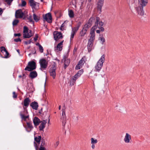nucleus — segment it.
<instances>
[{
  "instance_id": "ea45409f",
  "label": "nucleus",
  "mask_w": 150,
  "mask_h": 150,
  "mask_svg": "<svg viewBox=\"0 0 150 150\" xmlns=\"http://www.w3.org/2000/svg\"><path fill=\"white\" fill-rule=\"evenodd\" d=\"M27 19L29 22L33 23L34 21L32 19V16L31 15H30L29 17H27Z\"/></svg>"
},
{
  "instance_id": "6e6552de",
  "label": "nucleus",
  "mask_w": 150,
  "mask_h": 150,
  "mask_svg": "<svg viewBox=\"0 0 150 150\" xmlns=\"http://www.w3.org/2000/svg\"><path fill=\"white\" fill-rule=\"evenodd\" d=\"M40 69L42 70L46 69L47 66L48 62L44 59H41L40 61Z\"/></svg>"
},
{
  "instance_id": "9d476101",
  "label": "nucleus",
  "mask_w": 150,
  "mask_h": 150,
  "mask_svg": "<svg viewBox=\"0 0 150 150\" xmlns=\"http://www.w3.org/2000/svg\"><path fill=\"white\" fill-rule=\"evenodd\" d=\"M43 18L44 22L46 21L49 23L52 22V17L50 13H48L45 15H43Z\"/></svg>"
},
{
  "instance_id": "79ce46f5",
  "label": "nucleus",
  "mask_w": 150,
  "mask_h": 150,
  "mask_svg": "<svg viewBox=\"0 0 150 150\" xmlns=\"http://www.w3.org/2000/svg\"><path fill=\"white\" fill-rule=\"evenodd\" d=\"M38 44L39 46V50L41 53H42L43 52V48L42 46L39 44Z\"/></svg>"
},
{
  "instance_id": "c756f323",
  "label": "nucleus",
  "mask_w": 150,
  "mask_h": 150,
  "mask_svg": "<svg viewBox=\"0 0 150 150\" xmlns=\"http://www.w3.org/2000/svg\"><path fill=\"white\" fill-rule=\"evenodd\" d=\"M63 42L64 40H63L60 42V43L58 44L56 47L57 50H58L59 51H61L62 50Z\"/></svg>"
},
{
  "instance_id": "2eb2a0df",
  "label": "nucleus",
  "mask_w": 150,
  "mask_h": 150,
  "mask_svg": "<svg viewBox=\"0 0 150 150\" xmlns=\"http://www.w3.org/2000/svg\"><path fill=\"white\" fill-rule=\"evenodd\" d=\"M123 140L124 142L128 144L131 143L132 140L131 135L128 133H126Z\"/></svg>"
},
{
  "instance_id": "338daca9",
  "label": "nucleus",
  "mask_w": 150,
  "mask_h": 150,
  "mask_svg": "<svg viewBox=\"0 0 150 150\" xmlns=\"http://www.w3.org/2000/svg\"><path fill=\"white\" fill-rule=\"evenodd\" d=\"M45 84H46V82H45Z\"/></svg>"
},
{
  "instance_id": "de8ad7c7",
  "label": "nucleus",
  "mask_w": 150,
  "mask_h": 150,
  "mask_svg": "<svg viewBox=\"0 0 150 150\" xmlns=\"http://www.w3.org/2000/svg\"><path fill=\"white\" fill-rule=\"evenodd\" d=\"M31 42V39H30L28 41H25L24 42V43L26 45H27V44H29Z\"/></svg>"
},
{
  "instance_id": "473e14b6",
  "label": "nucleus",
  "mask_w": 150,
  "mask_h": 150,
  "mask_svg": "<svg viewBox=\"0 0 150 150\" xmlns=\"http://www.w3.org/2000/svg\"><path fill=\"white\" fill-rule=\"evenodd\" d=\"M90 75H89V77L91 78L93 81L95 79L96 77L97 76V74L96 73L94 75H92V72L90 73Z\"/></svg>"
},
{
  "instance_id": "20e7f679",
  "label": "nucleus",
  "mask_w": 150,
  "mask_h": 150,
  "mask_svg": "<svg viewBox=\"0 0 150 150\" xmlns=\"http://www.w3.org/2000/svg\"><path fill=\"white\" fill-rule=\"evenodd\" d=\"M32 31L30 30H28V28L24 26L23 30V37L24 38H29L33 36V34L31 33Z\"/></svg>"
},
{
  "instance_id": "f03ea898",
  "label": "nucleus",
  "mask_w": 150,
  "mask_h": 150,
  "mask_svg": "<svg viewBox=\"0 0 150 150\" xmlns=\"http://www.w3.org/2000/svg\"><path fill=\"white\" fill-rule=\"evenodd\" d=\"M83 72V69L79 71L77 73L72 77L70 81V85L71 86H73L75 83L76 80L79 77Z\"/></svg>"
},
{
  "instance_id": "7ed1b4c3",
  "label": "nucleus",
  "mask_w": 150,
  "mask_h": 150,
  "mask_svg": "<svg viewBox=\"0 0 150 150\" xmlns=\"http://www.w3.org/2000/svg\"><path fill=\"white\" fill-rule=\"evenodd\" d=\"M36 68V63L34 61H31L29 62L27 66L25 69V71H31Z\"/></svg>"
},
{
  "instance_id": "c03bdc74",
  "label": "nucleus",
  "mask_w": 150,
  "mask_h": 150,
  "mask_svg": "<svg viewBox=\"0 0 150 150\" xmlns=\"http://www.w3.org/2000/svg\"><path fill=\"white\" fill-rule=\"evenodd\" d=\"M26 3L25 1H24L23 0H22V3H21V6H22V7L24 6H25L26 5Z\"/></svg>"
},
{
  "instance_id": "f704fd0d",
  "label": "nucleus",
  "mask_w": 150,
  "mask_h": 150,
  "mask_svg": "<svg viewBox=\"0 0 150 150\" xmlns=\"http://www.w3.org/2000/svg\"><path fill=\"white\" fill-rule=\"evenodd\" d=\"M91 144H96L98 142V141L96 139L93 138H91Z\"/></svg>"
},
{
  "instance_id": "cd10ccee",
  "label": "nucleus",
  "mask_w": 150,
  "mask_h": 150,
  "mask_svg": "<svg viewBox=\"0 0 150 150\" xmlns=\"http://www.w3.org/2000/svg\"><path fill=\"white\" fill-rule=\"evenodd\" d=\"M91 23L90 22H88L84 25L83 28L87 31L88 29L91 26Z\"/></svg>"
},
{
  "instance_id": "e433bc0d",
  "label": "nucleus",
  "mask_w": 150,
  "mask_h": 150,
  "mask_svg": "<svg viewBox=\"0 0 150 150\" xmlns=\"http://www.w3.org/2000/svg\"><path fill=\"white\" fill-rule=\"evenodd\" d=\"M99 30H97L96 32L97 33H100V32H103L104 30V29L103 27H100L98 28Z\"/></svg>"
},
{
  "instance_id": "052dcab7",
  "label": "nucleus",
  "mask_w": 150,
  "mask_h": 150,
  "mask_svg": "<svg viewBox=\"0 0 150 150\" xmlns=\"http://www.w3.org/2000/svg\"><path fill=\"white\" fill-rule=\"evenodd\" d=\"M60 29L61 30H64V28H63V27H62L61 26L60 27Z\"/></svg>"
},
{
  "instance_id": "0eeeda50",
  "label": "nucleus",
  "mask_w": 150,
  "mask_h": 150,
  "mask_svg": "<svg viewBox=\"0 0 150 150\" xmlns=\"http://www.w3.org/2000/svg\"><path fill=\"white\" fill-rule=\"evenodd\" d=\"M65 106L62 108V114L60 118V121L62 122L63 126H65L66 123L67 117L65 114Z\"/></svg>"
},
{
  "instance_id": "9b49d317",
  "label": "nucleus",
  "mask_w": 150,
  "mask_h": 150,
  "mask_svg": "<svg viewBox=\"0 0 150 150\" xmlns=\"http://www.w3.org/2000/svg\"><path fill=\"white\" fill-rule=\"evenodd\" d=\"M54 39L57 41L59 39H62L63 38L62 33L57 31H54L53 33Z\"/></svg>"
},
{
  "instance_id": "aec40b11",
  "label": "nucleus",
  "mask_w": 150,
  "mask_h": 150,
  "mask_svg": "<svg viewBox=\"0 0 150 150\" xmlns=\"http://www.w3.org/2000/svg\"><path fill=\"white\" fill-rule=\"evenodd\" d=\"M104 0H98L97 3V8L98 10L100 12H101L102 7L103 6L104 1Z\"/></svg>"
},
{
  "instance_id": "a211bd4d",
  "label": "nucleus",
  "mask_w": 150,
  "mask_h": 150,
  "mask_svg": "<svg viewBox=\"0 0 150 150\" xmlns=\"http://www.w3.org/2000/svg\"><path fill=\"white\" fill-rule=\"evenodd\" d=\"M94 30L91 29L89 35V39L88 40L94 41L95 38V35Z\"/></svg>"
},
{
  "instance_id": "4468645a",
  "label": "nucleus",
  "mask_w": 150,
  "mask_h": 150,
  "mask_svg": "<svg viewBox=\"0 0 150 150\" xmlns=\"http://www.w3.org/2000/svg\"><path fill=\"white\" fill-rule=\"evenodd\" d=\"M41 139V136H38V137H35L34 138V140L37 144L35 142H34V145L35 147L36 150H38L39 149V145L40 144V141Z\"/></svg>"
},
{
  "instance_id": "1a4fd4ad",
  "label": "nucleus",
  "mask_w": 150,
  "mask_h": 150,
  "mask_svg": "<svg viewBox=\"0 0 150 150\" xmlns=\"http://www.w3.org/2000/svg\"><path fill=\"white\" fill-rule=\"evenodd\" d=\"M56 69V65L53 64L52 65L49 70L50 75L52 76L54 79L55 78L56 76L55 71Z\"/></svg>"
},
{
  "instance_id": "69168bd1",
  "label": "nucleus",
  "mask_w": 150,
  "mask_h": 150,
  "mask_svg": "<svg viewBox=\"0 0 150 150\" xmlns=\"http://www.w3.org/2000/svg\"><path fill=\"white\" fill-rule=\"evenodd\" d=\"M90 2L91 1V0H88Z\"/></svg>"
},
{
  "instance_id": "bb28decb",
  "label": "nucleus",
  "mask_w": 150,
  "mask_h": 150,
  "mask_svg": "<svg viewBox=\"0 0 150 150\" xmlns=\"http://www.w3.org/2000/svg\"><path fill=\"white\" fill-rule=\"evenodd\" d=\"M30 102V99L28 98H26L24 99V106L25 107H27L28 106Z\"/></svg>"
},
{
  "instance_id": "f257e3e1",
  "label": "nucleus",
  "mask_w": 150,
  "mask_h": 150,
  "mask_svg": "<svg viewBox=\"0 0 150 150\" xmlns=\"http://www.w3.org/2000/svg\"><path fill=\"white\" fill-rule=\"evenodd\" d=\"M105 57L104 55H103L101 56L95 66V71L99 72L101 70L103 66V63L105 61Z\"/></svg>"
},
{
  "instance_id": "864d4df0",
  "label": "nucleus",
  "mask_w": 150,
  "mask_h": 150,
  "mask_svg": "<svg viewBox=\"0 0 150 150\" xmlns=\"http://www.w3.org/2000/svg\"><path fill=\"white\" fill-rule=\"evenodd\" d=\"M39 150H46V148L45 147H41L39 148Z\"/></svg>"
},
{
  "instance_id": "412c9836",
  "label": "nucleus",
  "mask_w": 150,
  "mask_h": 150,
  "mask_svg": "<svg viewBox=\"0 0 150 150\" xmlns=\"http://www.w3.org/2000/svg\"><path fill=\"white\" fill-rule=\"evenodd\" d=\"M62 61L64 63V68L66 69V68L69 65L70 63V60L66 57H64V59H62Z\"/></svg>"
},
{
  "instance_id": "c85d7f7f",
  "label": "nucleus",
  "mask_w": 150,
  "mask_h": 150,
  "mask_svg": "<svg viewBox=\"0 0 150 150\" xmlns=\"http://www.w3.org/2000/svg\"><path fill=\"white\" fill-rule=\"evenodd\" d=\"M37 72L35 71H33L30 72L29 74V76L31 79H33L37 77Z\"/></svg>"
},
{
  "instance_id": "2f4dec72",
  "label": "nucleus",
  "mask_w": 150,
  "mask_h": 150,
  "mask_svg": "<svg viewBox=\"0 0 150 150\" xmlns=\"http://www.w3.org/2000/svg\"><path fill=\"white\" fill-rule=\"evenodd\" d=\"M86 30L82 29V30L79 33V36L81 37H83L86 34Z\"/></svg>"
},
{
  "instance_id": "e2e57ef3",
  "label": "nucleus",
  "mask_w": 150,
  "mask_h": 150,
  "mask_svg": "<svg viewBox=\"0 0 150 150\" xmlns=\"http://www.w3.org/2000/svg\"><path fill=\"white\" fill-rule=\"evenodd\" d=\"M49 123H50V119H49L48 122V124H49Z\"/></svg>"
},
{
  "instance_id": "ddd939ff",
  "label": "nucleus",
  "mask_w": 150,
  "mask_h": 150,
  "mask_svg": "<svg viewBox=\"0 0 150 150\" xmlns=\"http://www.w3.org/2000/svg\"><path fill=\"white\" fill-rule=\"evenodd\" d=\"M143 7L138 5L135 7L137 13L139 16H142L144 14V11L143 9Z\"/></svg>"
},
{
  "instance_id": "393cba45",
  "label": "nucleus",
  "mask_w": 150,
  "mask_h": 150,
  "mask_svg": "<svg viewBox=\"0 0 150 150\" xmlns=\"http://www.w3.org/2000/svg\"><path fill=\"white\" fill-rule=\"evenodd\" d=\"M40 122V120L36 117H35L33 120V122L35 126L38 125Z\"/></svg>"
},
{
  "instance_id": "0e129e2a",
  "label": "nucleus",
  "mask_w": 150,
  "mask_h": 150,
  "mask_svg": "<svg viewBox=\"0 0 150 150\" xmlns=\"http://www.w3.org/2000/svg\"><path fill=\"white\" fill-rule=\"evenodd\" d=\"M41 1V2H43V0H40Z\"/></svg>"
},
{
  "instance_id": "a18cd8bd",
  "label": "nucleus",
  "mask_w": 150,
  "mask_h": 150,
  "mask_svg": "<svg viewBox=\"0 0 150 150\" xmlns=\"http://www.w3.org/2000/svg\"><path fill=\"white\" fill-rule=\"evenodd\" d=\"M0 48L1 51L2 52L3 51L6 52L7 50L5 49V47L4 46H1Z\"/></svg>"
},
{
  "instance_id": "5701e85b",
  "label": "nucleus",
  "mask_w": 150,
  "mask_h": 150,
  "mask_svg": "<svg viewBox=\"0 0 150 150\" xmlns=\"http://www.w3.org/2000/svg\"><path fill=\"white\" fill-rule=\"evenodd\" d=\"M93 42L94 41H91L89 40L88 41V51L89 52L91 51L93 49Z\"/></svg>"
},
{
  "instance_id": "6e6d98bb",
  "label": "nucleus",
  "mask_w": 150,
  "mask_h": 150,
  "mask_svg": "<svg viewBox=\"0 0 150 150\" xmlns=\"http://www.w3.org/2000/svg\"><path fill=\"white\" fill-rule=\"evenodd\" d=\"M91 147L92 149H94L95 148V144H91Z\"/></svg>"
},
{
  "instance_id": "5fc2aeb1",
  "label": "nucleus",
  "mask_w": 150,
  "mask_h": 150,
  "mask_svg": "<svg viewBox=\"0 0 150 150\" xmlns=\"http://www.w3.org/2000/svg\"><path fill=\"white\" fill-rule=\"evenodd\" d=\"M14 41L16 42H18L19 41H21V40L19 38L15 39Z\"/></svg>"
},
{
  "instance_id": "a878e982",
  "label": "nucleus",
  "mask_w": 150,
  "mask_h": 150,
  "mask_svg": "<svg viewBox=\"0 0 150 150\" xmlns=\"http://www.w3.org/2000/svg\"><path fill=\"white\" fill-rule=\"evenodd\" d=\"M30 106L34 109L37 110L38 107V103L35 102H33L30 104Z\"/></svg>"
},
{
  "instance_id": "4d7b16f0",
  "label": "nucleus",
  "mask_w": 150,
  "mask_h": 150,
  "mask_svg": "<svg viewBox=\"0 0 150 150\" xmlns=\"http://www.w3.org/2000/svg\"><path fill=\"white\" fill-rule=\"evenodd\" d=\"M21 35L20 33H15L14 34V36L15 37L20 36Z\"/></svg>"
},
{
  "instance_id": "dca6fc26",
  "label": "nucleus",
  "mask_w": 150,
  "mask_h": 150,
  "mask_svg": "<svg viewBox=\"0 0 150 150\" xmlns=\"http://www.w3.org/2000/svg\"><path fill=\"white\" fill-rule=\"evenodd\" d=\"M24 16V13L21 9H19L16 11L15 13V17L16 18H21Z\"/></svg>"
},
{
  "instance_id": "b1692460",
  "label": "nucleus",
  "mask_w": 150,
  "mask_h": 150,
  "mask_svg": "<svg viewBox=\"0 0 150 150\" xmlns=\"http://www.w3.org/2000/svg\"><path fill=\"white\" fill-rule=\"evenodd\" d=\"M148 3V0H139V3L140 6H145Z\"/></svg>"
},
{
  "instance_id": "58836bf2",
  "label": "nucleus",
  "mask_w": 150,
  "mask_h": 150,
  "mask_svg": "<svg viewBox=\"0 0 150 150\" xmlns=\"http://www.w3.org/2000/svg\"><path fill=\"white\" fill-rule=\"evenodd\" d=\"M99 40L100 41V43L103 44V43L105 42V38L103 37H100L99 38Z\"/></svg>"
},
{
  "instance_id": "680f3d73",
  "label": "nucleus",
  "mask_w": 150,
  "mask_h": 150,
  "mask_svg": "<svg viewBox=\"0 0 150 150\" xmlns=\"http://www.w3.org/2000/svg\"><path fill=\"white\" fill-rule=\"evenodd\" d=\"M61 105H59V110H60L61 109Z\"/></svg>"
},
{
  "instance_id": "09e8293b",
  "label": "nucleus",
  "mask_w": 150,
  "mask_h": 150,
  "mask_svg": "<svg viewBox=\"0 0 150 150\" xmlns=\"http://www.w3.org/2000/svg\"><path fill=\"white\" fill-rule=\"evenodd\" d=\"M75 34V33H73L71 32V37L70 38L71 40H72L73 38H74V36Z\"/></svg>"
},
{
  "instance_id": "603ef678",
  "label": "nucleus",
  "mask_w": 150,
  "mask_h": 150,
  "mask_svg": "<svg viewBox=\"0 0 150 150\" xmlns=\"http://www.w3.org/2000/svg\"><path fill=\"white\" fill-rule=\"evenodd\" d=\"M6 55L5 56V58H7L8 57V56L9 55V54L8 52L6 50Z\"/></svg>"
},
{
  "instance_id": "8fccbe9b",
  "label": "nucleus",
  "mask_w": 150,
  "mask_h": 150,
  "mask_svg": "<svg viewBox=\"0 0 150 150\" xmlns=\"http://www.w3.org/2000/svg\"><path fill=\"white\" fill-rule=\"evenodd\" d=\"M59 144V141H57L56 142L55 144H54V147H57Z\"/></svg>"
},
{
  "instance_id": "6ab92c4d",
  "label": "nucleus",
  "mask_w": 150,
  "mask_h": 150,
  "mask_svg": "<svg viewBox=\"0 0 150 150\" xmlns=\"http://www.w3.org/2000/svg\"><path fill=\"white\" fill-rule=\"evenodd\" d=\"M27 125L25 127L27 132H30L33 128V127L32 125L31 122H26Z\"/></svg>"
},
{
  "instance_id": "72a5a7b5",
  "label": "nucleus",
  "mask_w": 150,
  "mask_h": 150,
  "mask_svg": "<svg viewBox=\"0 0 150 150\" xmlns=\"http://www.w3.org/2000/svg\"><path fill=\"white\" fill-rule=\"evenodd\" d=\"M33 16L34 20L36 22H38L40 20V17L35 13L33 14Z\"/></svg>"
},
{
  "instance_id": "49530a36",
  "label": "nucleus",
  "mask_w": 150,
  "mask_h": 150,
  "mask_svg": "<svg viewBox=\"0 0 150 150\" xmlns=\"http://www.w3.org/2000/svg\"><path fill=\"white\" fill-rule=\"evenodd\" d=\"M13 97L14 98H16L17 97V95L16 93V92H13Z\"/></svg>"
},
{
  "instance_id": "37998d69",
  "label": "nucleus",
  "mask_w": 150,
  "mask_h": 150,
  "mask_svg": "<svg viewBox=\"0 0 150 150\" xmlns=\"http://www.w3.org/2000/svg\"><path fill=\"white\" fill-rule=\"evenodd\" d=\"M19 22V21L18 20L15 19L13 22V25H16Z\"/></svg>"
},
{
  "instance_id": "f3484780",
  "label": "nucleus",
  "mask_w": 150,
  "mask_h": 150,
  "mask_svg": "<svg viewBox=\"0 0 150 150\" xmlns=\"http://www.w3.org/2000/svg\"><path fill=\"white\" fill-rule=\"evenodd\" d=\"M85 61L83 58H82L79 62L77 65L75 67L76 69L78 70L80 69L83 65Z\"/></svg>"
},
{
  "instance_id": "c9c22d12",
  "label": "nucleus",
  "mask_w": 150,
  "mask_h": 150,
  "mask_svg": "<svg viewBox=\"0 0 150 150\" xmlns=\"http://www.w3.org/2000/svg\"><path fill=\"white\" fill-rule=\"evenodd\" d=\"M72 118L76 122H77L78 120V115L76 114L73 115Z\"/></svg>"
},
{
  "instance_id": "774afa93",
  "label": "nucleus",
  "mask_w": 150,
  "mask_h": 150,
  "mask_svg": "<svg viewBox=\"0 0 150 150\" xmlns=\"http://www.w3.org/2000/svg\"><path fill=\"white\" fill-rule=\"evenodd\" d=\"M19 50H17V51L18 52Z\"/></svg>"
},
{
  "instance_id": "3c124183",
  "label": "nucleus",
  "mask_w": 150,
  "mask_h": 150,
  "mask_svg": "<svg viewBox=\"0 0 150 150\" xmlns=\"http://www.w3.org/2000/svg\"><path fill=\"white\" fill-rule=\"evenodd\" d=\"M38 38V36L37 34H36L35 35V36L34 38V39L35 41H36L37 40Z\"/></svg>"
},
{
  "instance_id": "13d9d810",
  "label": "nucleus",
  "mask_w": 150,
  "mask_h": 150,
  "mask_svg": "<svg viewBox=\"0 0 150 150\" xmlns=\"http://www.w3.org/2000/svg\"><path fill=\"white\" fill-rule=\"evenodd\" d=\"M3 12V11L2 8H0V15H1L2 14V13Z\"/></svg>"
},
{
  "instance_id": "4be33fe9",
  "label": "nucleus",
  "mask_w": 150,
  "mask_h": 150,
  "mask_svg": "<svg viewBox=\"0 0 150 150\" xmlns=\"http://www.w3.org/2000/svg\"><path fill=\"white\" fill-rule=\"evenodd\" d=\"M47 122V120H43L42 121H41L40 123H41V124L39 126L40 130V131L42 130L45 128V125Z\"/></svg>"
},
{
  "instance_id": "39448f33",
  "label": "nucleus",
  "mask_w": 150,
  "mask_h": 150,
  "mask_svg": "<svg viewBox=\"0 0 150 150\" xmlns=\"http://www.w3.org/2000/svg\"><path fill=\"white\" fill-rule=\"evenodd\" d=\"M103 25V23L100 21V19L99 17H97L96 18L95 24L91 29L95 30L96 29L102 27V26Z\"/></svg>"
},
{
  "instance_id": "7c9ffc66",
  "label": "nucleus",
  "mask_w": 150,
  "mask_h": 150,
  "mask_svg": "<svg viewBox=\"0 0 150 150\" xmlns=\"http://www.w3.org/2000/svg\"><path fill=\"white\" fill-rule=\"evenodd\" d=\"M80 26V24H78L76 27L72 28L71 32L74 33L75 34V33L79 29Z\"/></svg>"
},
{
  "instance_id": "4c0bfd02",
  "label": "nucleus",
  "mask_w": 150,
  "mask_h": 150,
  "mask_svg": "<svg viewBox=\"0 0 150 150\" xmlns=\"http://www.w3.org/2000/svg\"><path fill=\"white\" fill-rule=\"evenodd\" d=\"M69 15L70 17L71 18H72L74 17V13L73 11L72 10H70L69 11Z\"/></svg>"
},
{
  "instance_id": "bf43d9fd",
  "label": "nucleus",
  "mask_w": 150,
  "mask_h": 150,
  "mask_svg": "<svg viewBox=\"0 0 150 150\" xmlns=\"http://www.w3.org/2000/svg\"><path fill=\"white\" fill-rule=\"evenodd\" d=\"M66 21H65V22H64V23H63L62 25H61V26L62 27H63L64 26H65V25H64V23H65Z\"/></svg>"
},
{
  "instance_id": "a19ab883",
  "label": "nucleus",
  "mask_w": 150,
  "mask_h": 150,
  "mask_svg": "<svg viewBox=\"0 0 150 150\" xmlns=\"http://www.w3.org/2000/svg\"><path fill=\"white\" fill-rule=\"evenodd\" d=\"M45 145V142L44 140L42 139L41 141V143L40 146V147H45L44 146Z\"/></svg>"
},
{
  "instance_id": "f8f14e48",
  "label": "nucleus",
  "mask_w": 150,
  "mask_h": 150,
  "mask_svg": "<svg viewBox=\"0 0 150 150\" xmlns=\"http://www.w3.org/2000/svg\"><path fill=\"white\" fill-rule=\"evenodd\" d=\"M30 5L33 9H38L39 8V4L38 3L35 2L34 0H29Z\"/></svg>"
},
{
  "instance_id": "423d86ee",
  "label": "nucleus",
  "mask_w": 150,
  "mask_h": 150,
  "mask_svg": "<svg viewBox=\"0 0 150 150\" xmlns=\"http://www.w3.org/2000/svg\"><path fill=\"white\" fill-rule=\"evenodd\" d=\"M24 111L20 112V114L22 120L26 121V119L29 118V116L28 114V111L26 108L23 106Z\"/></svg>"
}]
</instances>
